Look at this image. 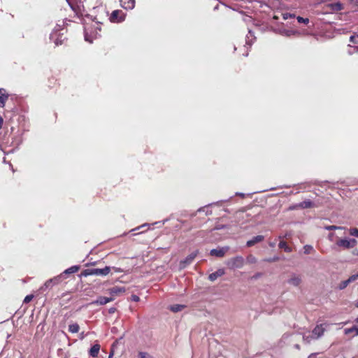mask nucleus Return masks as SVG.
<instances>
[{"label":"nucleus","mask_w":358,"mask_h":358,"mask_svg":"<svg viewBox=\"0 0 358 358\" xmlns=\"http://www.w3.org/2000/svg\"><path fill=\"white\" fill-rule=\"evenodd\" d=\"M62 27L63 25L57 24L50 35V41H52L56 45H62L65 39L64 33L61 32L63 30Z\"/></svg>","instance_id":"1"},{"label":"nucleus","mask_w":358,"mask_h":358,"mask_svg":"<svg viewBox=\"0 0 358 358\" xmlns=\"http://www.w3.org/2000/svg\"><path fill=\"white\" fill-rule=\"evenodd\" d=\"M110 271V266H106L103 268H87L85 269L83 275L84 276H88V275H99V276H106L107 275Z\"/></svg>","instance_id":"2"},{"label":"nucleus","mask_w":358,"mask_h":358,"mask_svg":"<svg viewBox=\"0 0 358 358\" xmlns=\"http://www.w3.org/2000/svg\"><path fill=\"white\" fill-rule=\"evenodd\" d=\"M226 264L230 269L240 268L244 265V259L241 256H236L228 259Z\"/></svg>","instance_id":"3"},{"label":"nucleus","mask_w":358,"mask_h":358,"mask_svg":"<svg viewBox=\"0 0 358 358\" xmlns=\"http://www.w3.org/2000/svg\"><path fill=\"white\" fill-rule=\"evenodd\" d=\"M357 243L355 238H343L339 239L336 242L337 246L343 249H350L354 248Z\"/></svg>","instance_id":"4"},{"label":"nucleus","mask_w":358,"mask_h":358,"mask_svg":"<svg viewBox=\"0 0 358 358\" xmlns=\"http://www.w3.org/2000/svg\"><path fill=\"white\" fill-rule=\"evenodd\" d=\"M350 41L354 44V45H349L348 53L351 55L358 52V34L352 35L350 38Z\"/></svg>","instance_id":"5"},{"label":"nucleus","mask_w":358,"mask_h":358,"mask_svg":"<svg viewBox=\"0 0 358 358\" xmlns=\"http://www.w3.org/2000/svg\"><path fill=\"white\" fill-rule=\"evenodd\" d=\"M110 20L111 22H122L124 20V15L121 10H115L112 12Z\"/></svg>","instance_id":"6"},{"label":"nucleus","mask_w":358,"mask_h":358,"mask_svg":"<svg viewBox=\"0 0 358 358\" xmlns=\"http://www.w3.org/2000/svg\"><path fill=\"white\" fill-rule=\"evenodd\" d=\"M228 250H229V247L212 249L210 251V255L211 256H214V257H222L224 256V255L228 251Z\"/></svg>","instance_id":"7"},{"label":"nucleus","mask_w":358,"mask_h":358,"mask_svg":"<svg viewBox=\"0 0 358 358\" xmlns=\"http://www.w3.org/2000/svg\"><path fill=\"white\" fill-rule=\"evenodd\" d=\"M198 254V251H194L189 254L184 260L181 261L180 264L181 268H185L187 265L190 264L195 259Z\"/></svg>","instance_id":"8"},{"label":"nucleus","mask_w":358,"mask_h":358,"mask_svg":"<svg viewBox=\"0 0 358 358\" xmlns=\"http://www.w3.org/2000/svg\"><path fill=\"white\" fill-rule=\"evenodd\" d=\"M324 331V329L322 327V324L317 325L311 331L312 337L313 338V339H317L323 335Z\"/></svg>","instance_id":"9"},{"label":"nucleus","mask_w":358,"mask_h":358,"mask_svg":"<svg viewBox=\"0 0 358 358\" xmlns=\"http://www.w3.org/2000/svg\"><path fill=\"white\" fill-rule=\"evenodd\" d=\"M64 278V274L62 273V274L46 281V282L45 283V286L46 287H51L52 285L59 284L60 282H62Z\"/></svg>","instance_id":"10"},{"label":"nucleus","mask_w":358,"mask_h":358,"mask_svg":"<svg viewBox=\"0 0 358 358\" xmlns=\"http://www.w3.org/2000/svg\"><path fill=\"white\" fill-rule=\"evenodd\" d=\"M225 273V271L223 268H219L215 272H213L210 273L208 275V279L213 282L215 281L217 278L222 276Z\"/></svg>","instance_id":"11"},{"label":"nucleus","mask_w":358,"mask_h":358,"mask_svg":"<svg viewBox=\"0 0 358 358\" xmlns=\"http://www.w3.org/2000/svg\"><path fill=\"white\" fill-rule=\"evenodd\" d=\"M113 301L112 297L99 296L96 301L92 302V304L97 305H105L110 301Z\"/></svg>","instance_id":"12"},{"label":"nucleus","mask_w":358,"mask_h":358,"mask_svg":"<svg viewBox=\"0 0 358 358\" xmlns=\"http://www.w3.org/2000/svg\"><path fill=\"white\" fill-rule=\"evenodd\" d=\"M125 288L124 287H118L115 286L108 289L109 293L111 295H119L122 293H124L125 292Z\"/></svg>","instance_id":"13"},{"label":"nucleus","mask_w":358,"mask_h":358,"mask_svg":"<svg viewBox=\"0 0 358 358\" xmlns=\"http://www.w3.org/2000/svg\"><path fill=\"white\" fill-rule=\"evenodd\" d=\"M264 237L262 235H258L255 237H253L251 240H249L247 241V246L251 247L253 246L255 244L259 243L264 240Z\"/></svg>","instance_id":"14"},{"label":"nucleus","mask_w":358,"mask_h":358,"mask_svg":"<svg viewBox=\"0 0 358 358\" xmlns=\"http://www.w3.org/2000/svg\"><path fill=\"white\" fill-rule=\"evenodd\" d=\"M8 97V94L6 93V90L3 88H0V106L1 107L5 106Z\"/></svg>","instance_id":"15"},{"label":"nucleus","mask_w":358,"mask_h":358,"mask_svg":"<svg viewBox=\"0 0 358 358\" xmlns=\"http://www.w3.org/2000/svg\"><path fill=\"white\" fill-rule=\"evenodd\" d=\"M100 345L99 344H94L90 350V355L92 357H96L99 352Z\"/></svg>","instance_id":"16"},{"label":"nucleus","mask_w":358,"mask_h":358,"mask_svg":"<svg viewBox=\"0 0 358 358\" xmlns=\"http://www.w3.org/2000/svg\"><path fill=\"white\" fill-rule=\"evenodd\" d=\"M314 206V203L310 200H305L299 204H297V207L305 209L310 208Z\"/></svg>","instance_id":"17"},{"label":"nucleus","mask_w":358,"mask_h":358,"mask_svg":"<svg viewBox=\"0 0 358 358\" xmlns=\"http://www.w3.org/2000/svg\"><path fill=\"white\" fill-rule=\"evenodd\" d=\"M255 40V37L254 36L253 33L251 30L248 31V34L246 36L245 43L246 45L251 46L254 41Z\"/></svg>","instance_id":"18"},{"label":"nucleus","mask_w":358,"mask_h":358,"mask_svg":"<svg viewBox=\"0 0 358 358\" xmlns=\"http://www.w3.org/2000/svg\"><path fill=\"white\" fill-rule=\"evenodd\" d=\"M80 269V266H77V265H75V266H71L70 268L66 269L64 272H63V274H64V276L66 275V274H71V273H76L77 271H78V270Z\"/></svg>","instance_id":"19"},{"label":"nucleus","mask_w":358,"mask_h":358,"mask_svg":"<svg viewBox=\"0 0 358 358\" xmlns=\"http://www.w3.org/2000/svg\"><path fill=\"white\" fill-rule=\"evenodd\" d=\"M288 282L294 286H298L301 282V278L299 276L293 275L289 280Z\"/></svg>","instance_id":"20"},{"label":"nucleus","mask_w":358,"mask_h":358,"mask_svg":"<svg viewBox=\"0 0 358 358\" xmlns=\"http://www.w3.org/2000/svg\"><path fill=\"white\" fill-rule=\"evenodd\" d=\"M345 334L348 335L354 334L355 336L358 335V326H354L351 328H348L344 330Z\"/></svg>","instance_id":"21"},{"label":"nucleus","mask_w":358,"mask_h":358,"mask_svg":"<svg viewBox=\"0 0 358 358\" xmlns=\"http://www.w3.org/2000/svg\"><path fill=\"white\" fill-rule=\"evenodd\" d=\"M135 6V0H129L127 2H124V4H122V7L124 9H133Z\"/></svg>","instance_id":"22"},{"label":"nucleus","mask_w":358,"mask_h":358,"mask_svg":"<svg viewBox=\"0 0 358 358\" xmlns=\"http://www.w3.org/2000/svg\"><path fill=\"white\" fill-rule=\"evenodd\" d=\"M80 330V327L77 323L71 324L69 325V331L71 333H78Z\"/></svg>","instance_id":"23"},{"label":"nucleus","mask_w":358,"mask_h":358,"mask_svg":"<svg viewBox=\"0 0 358 358\" xmlns=\"http://www.w3.org/2000/svg\"><path fill=\"white\" fill-rule=\"evenodd\" d=\"M185 308V306L180 304H175L170 306V310L173 313L181 311Z\"/></svg>","instance_id":"24"},{"label":"nucleus","mask_w":358,"mask_h":358,"mask_svg":"<svg viewBox=\"0 0 358 358\" xmlns=\"http://www.w3.org/2000/svg\"><path fill=\"white\" fill-rule=\"evenodd\" d=\"M303 340L307 343H309L313 340H314L313 338L312 337V332H308L304 334L303 336Z\"/></svg>","instance_id":"25"},{"label":"nucleus","mask_w":358,"mask_h":358,"mask_svg":"<svg viewBox=\"0 0 358 358\" xmlns=\"http://www.w3.org/2000/svg\"><path fill=\"white\" fill-rule=\"evenodd\" d=\"M279 248L283 249L287 252H290L292 251L291 248L287 245L286 242L280 241L279 243Z\"/></svg>","instance_id":"26"},{"label":"nucleus","mask_w":358,"mask_h":358,"mask_svg":"<svg viewBox=\"0 0 358 358\" xmlns=\"http://www.w3.org/2000/svg\"><path fill=\"white\" fill-rule=\"evenodd\" d=\"M314 250L313 246L310 245H306L303 247V252L305 254H310Z\"/></svg>","instance_id":"27"},{"label":"nucleus","mask_w":358,"mask_h":358,"mask_svg":"<svg viewBox=\"0 0 358 358\" xmlns=\"http://www.w3.org/2000/svg\"><path fill=\"white\" fill-rule=\"evenodd\" d=\"M350 283L348 282V281L346 280H343L342 282H341V283L338 285V288L340 289V290H342V289H344L345 287H347V286L349 285Z\"/></svg>","instance_id":"28"},{"label":"nucleus","mask_w":358,"mask_h":358,"mask_svg":"<svg viewBox=\"0 0 358 358\" xmlns=\"http://www.w3.org/2000/svg\"><path fill=\"white\" fill-rule=\"evenodd\" d=\"M296 19H297V21L299 23L308 24L309 22V19L308 18H303L302 17L298 16L296 17Z\"/></svg>","instance_id":"29"},{"label":"nucleus","mask_w":358,"mask_h":358,"mask_svg":"<svg viewBox=\"0 0 358 358\" xmlns=\"http://www.w3.org/2000/svg\"><path fill=\"white\" fill-rule=\"evenodd\" d=\"M138 356L140 358H152L150 355L145 352H140Z\"/></svg>","instance_id":"30"},{"label":"nucleus","mask_w":358,"mask_h":358,"mask_svg":"<svg viewBox=\"0 0 358 358\" xmlns=\"http://www.w3.org/2000/svg\"><path fill=\"white\" fill-rule=\"evenodd\" d=\"M295 34H296V31H292V30H284L282 31V34L286 36H290L294 35Z\"/></svg>","instance_id":"31"},{"label":"nucleus","mask_w":358,"mask_h":358,"mask_svg":"<svg viewBox=\"0 0 358 358\" xmlns=\"http://www.w3.org/2000/svg\"><path fill=\"white\" fill-rule=\"evenodd\" d=\"M350 234L351 236H355L358 238V229L352 228L350 229Z\"/></svg>","instance_id":"32"},{"label":"nucleus","mask_w":358,"mask_h":358,"mask_svg":"<svg viewBox=\"0 0 358 358\" xmlns=\"http://www.w3.org/2000/svg\"><path fill=\"white\" fill-rule=\"evenodd\" d=\"M357 279H358L357 274H354V275H352L347 280L348 281L349 283H351V282L357 280Z\"/></svg>","instance_id":"33"},{"label":"nucleus","mask_w":358,"mask_h":358,"mask_svg":"<svg viewBox=\"0 0 358 358\" xmlns=\"http://www.w3.org/2000/svg\"><path fill=\"white\" fill-rule=\"evenodd\" d=\"M324 228H325V229L329 230V231L341 229V227H337L335 225L327 226Z\"/></svg>","instance_id":"34"},{"label":"nucleus","mask_w":358,"mask_h":358,"mask_svg":"<svg viewBox=\"0 0 358 358\" xmlns=\"http://www.w3.org/2000/svg\"><path fill=\"white\" fill-rule=\"evenodd\" d=\"M33 298H34V295H32V294L27 295L24 299V303H29L32 300Z\"/></svg>","instance_id":"35"},{"label":"nucleus","mask_w":358,"mask_h":358,"mask_svg":"<svg viewBox=\"0 0 358 358\" xmlns=\"http://www.w3.org/2000/svg\"><path fill=\"white\" fill-rule=\"evenodd\" d=\"M282 17H283L284 20H287L289 17H294V15H292V14H290V13H284L282 15Z\"/></svg>","instance_id":"36"},{"label":"nucleus","mask_w":358,"mask_h":358,"mask_svg":"<svg viewBox=\"0 0 358 358\" xmlns=\"http://www.w3.org/2000/svg\"><path fill=\"white\" fill-rule=\"evenodd\" d=\"M148 226H149V224H147V223H145V224H142V225H141V226H139V227H136V228H135V229H132V230H131V231H138V229H141V228H143V227H148Z\"/></svg>","instance_id":"37"},{"label":"nucleus","mask_w":358,"mask_h":358,"mask_svg":"<svg viewBox=\"0 0 358 358\" xmlns=\"http://www.w3.org/2000/svg\"><path fill=\"white\" fill-rule=\"evenodd\" d=\"M131 299L133 301L138 302V301H139L140 298L137 295L134 294L131 296Z\"/></svg>","instance_id":"38"},{"label":"nucleus","mask_w":358,"mask_h":358,"mask_svg":"<svg viewBox=\"0 0 358 358\" xmlns=\"http://www.w3.org/2000/svg\"><path fill=\"white\" fill-rule=\"evenodd\" d=\"M248 261L250 262V263H254L256 262V259L255 257H252V256H250L248 257Z\"/></svg>","instance_id":"39"},{"label":"nucleus","mask_w":358,"mask_h":358,"mask_svg":"<svg viewBox=\"0 0 358 358\" xmlns=\"http://www.w3.org/2000/svg\"><path fill=\"white\" fill-rule=\"evenodd\" d=\"M224 228H225V225H223V224H219V225H217V226L214 228V229H215V230H220V229H224Z\"/></svg>","instance_id":"40"},{"label":"nucleus","mask_w":358,"mask_h":358,"mask_svg":"<svg viewBox=\"0 0 358 358\" xmlns=\"http://www.w3.org/2000/svg\"><path fill=\"white\" fill-rule=\"evenodd\" d=\"M85 40L86 41H89L90 43H92V41L91 39H90V38H89V37H88V36H87V33H85Z\"/></svg>","instance_id":"41"},{"label":"nucleus","mask_w":358,"mask_h":358,"mask_svg":"<svg viewBox=\"0 0 358 358\" xmlns=\"http://www.w3.org/2000/svg\"><path fill=\"white\" fill-rule=\"evenodd\" d=\"M113 269L117 273L122 272V270L120 268L113 267Z\"/></svg>","instance_id":"42"},{"label":"nucleus","mask_w":358,"mask_h":358,"mask_svg":"<svg viewBox=\"0 0 358 358\" xmlns=\"http://www.w3.org/2000/svg\"><path fill=\"white\" fill-rule=\"evenodd\" d=\"M278 259L279 258L278 257H273L272 259H267V261H268V262H275V261L278 260Z\"/></svg>","instance_id":"43"},{"label":"nucleus","mask_w":358,"mask_h":358,"mask_svg":"<svg viewBox=\"0 0 358 358\" xmlns=\"http://www.w3.org/2000/svg\"><path fill=\"white\" fill-rule=\"evenodd\" d=\"M351 3L355 6H358V0H351Z\"/></svg>","instance_id":"44"},{"label":"nucleus","mask_w":358,"mask_h":358,"mask_svg":"<svg viewBox=\"0 0 358 358\" xmlns=\"http://www.w3.org/2000/svg\"><path fill=\"white\" fill-rule=\"evenodd\" d=\"M308 358H316L315 355H311L308 357Z\"/></svg>","instance_id":"45"},{"label":"nucleus","mask_w":358,"mask_h":358,"mask_svg":"<svg viewBox=\"0 0 358 358\" xmlns=\"http://www.w3.org/2000/svg\"><path fill=\"white\" fill-rule=\"evenodd\" d=\"M337 6L338 7V10L341 9V5L340 3H338Z\"/></svg>","instance_id":"46"},{"label":"nucleus","mask_w":358,"mask_h":358,"mask_svg":"<svg viewBox=\"0 0 358 358\" xmlns=\"http://www.w3.org/2000/svg\"><path fill=\"white\" fill-rule=\"evenodd\" d=\"M295 348H296V349H299V348H300L299 345L296 344V345H295Z\"/></svg>","instance_id":"47"},{"label":"nucleus","mask_w":358,"mask_h":358,"mask_svg":"<svg viewBox=\"0 0 358 358\" xmlns=\"http://www.w3.org/2000/svg\"><path fill=\"white\" fill-rule=\"evenodd\" d=\"M236 194H237V195H240V196H244V194H242V193H236Z\"/></svg>","instance_id":"48"},{"label":"nucleus","mask_w":358,"mask_h":358,"mask_svg":"<svg viewBox=\"0 0 358 358\" xmlns=\"http://www.w3.org/2000/svg\"><path fill=\"white\" fill-rule=\"evenodd\" d=\"M114 311H115V309H114V308H111V309H110V313H114Z\"/></svg>","instance_id":"49"},{"label":"nucleus","mask_w":358,"mask_h":358,"mask_svg":"<svg viewBox=\"0 0 358 358\" xmlns=\"http://www.w3.org/2000/svg\"><path fill=\"white\" fill-rule=\"evenodd\" d=\"M355 306H356L357 308H358V301L356 302V303H355Z\"/></svg>","instance_id":"50"},{"label":"nucleus","mask_w":358,"mask_h":358,"mask_svg":"<svg viewBox=\"0 0 358 358\" xmlns=\"http://www.w3.org/2000/svg\"><path fill=\"white\" fill-rule=\"evenodd\" d=\"M270 245H271V247H273V246L275 245V243H270Z\"/></svg>","instance_id":"51"},{"label":"nucleus","mask_w":358,"mask_h":358,"mask_svg":"<svg viewBox=\"0 0 358 358\" xmlns=\"http://www.w3.org/2000/svg\"><path fill=\"white\" fill-rule=\"evenodd\" d=\"M355 321H356L357 322H358V317L355 320Z\"/></svg>","instance_id":"52"},{"label":"nucleus","mask_w":358,"mask_h":358,"mask_svg":"<svg viewBox=\"0 0 358 358\" xmlns=\"http://www.w3.org/2000/svg\"><path fill=\"white\" fill-rule=\"evenodd\" d=\"M357 275H358V273H357Z\"/></svg>","instance_id":"53"},{"label":"nucleus","mask_w":358,"mask_h":358,"mask_svg":"<svg viewBox=\"0 0 358 358\" xmlns=\"http://www.w3.org/2000/svg\"><path fill=\"white\" fill-rule=\"evenodd\" d=\"M357 255H358V252H357Z\"/></svg>","instance_id":"54"}]
</instances>
